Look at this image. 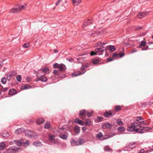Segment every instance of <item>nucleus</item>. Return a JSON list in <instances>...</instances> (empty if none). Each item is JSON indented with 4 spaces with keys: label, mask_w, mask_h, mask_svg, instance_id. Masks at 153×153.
I'll return each instance as SVG.
<instances>
[{
    "label": "nucleus",
    "mask_w": 153,
    "mask_h": 153,
    "mask_svg": "<svg viewBox=\"0 0 153 153\" xmlns=\"http://www.w3.org/2000/svg\"><path fill=\"white\" fill-rule=\"evenodd\" d=\"M141 126L139 125L137 123L135 122L132 123L131 125L127 128V130L129 131H135L139 133H143L145 131L149 130V127H143V128H140Z\"/></svg>",
    "instance_id": "nucleus-1"
},
{
    "label": "nucleus",
    "mask_w": 153,
    "mask_h": 153,
    "mask_svg": "<svg viewBox=\"0 0 153 153\" xmlns=\"http://www.w3.org/2000/svg\"><path fill=\"white\" fill-rule=\"evenodd\" d=\"M53 68H59V70L60 71H65L66 69L65 65L62 64H58L56 63L53 65Z\"/></svg>",
    "instance_id": "nucleus-2"
},
{
    "label": "nucleus",
    "mask_w": 153,
    "mask_h": 153,
    "mask_svg": "<svg viewBox=\"0 0 153 153\" xmlns=\"http://www.w3.org/2000/svg\"><path fill=\"white\" fill-rule=\"evenodd\" d=\"M135 122L137 123L139 125L141 126L140 128H143V127H142L141 125L142 126H145L146 124V123L145 121L141 117H137V119L134 121Z\"/></svg>",
    "instance_id": "nucleus-3"
},
{
    "label": "nucleus",
    "mask_w": 153,
    "mask_h": 153,
    "mask_svg": "<svg viewBox=\"0 0 153 153\" xmlns=\"http://www.w3.org/2000/svg\"><path fill=\"white\" fill-rule=\"evenodd\" d=\"M88 65H84L82 66L81 68V71H78L76 73H74L72 74V76H75L80 75L81 74H83L85 73L86 71L85 70V69L88 67Z\"/></svg>",
    "instance_id": "nucleus-4"
},
{
    "label": "nucleus",
    "mask_w": 153,
    "mask_h": 153,
    "mask_svg": "<svg viewBox=\"0 0 153 153\" xmlns=\"http://www.w3.org/2000/svg\"><path fill=\"white\" fill-rule=\"evenodd\" d=\"M95 52L94 51H91L90 53L91 56L95 55H101L102 54L103 52L105 51L104 49H102L101 48H96L95 50Z\"/></svg>",
    "instance_id": "nucleus-5"
},
{
    "label": "nucleus",
    "mask_w": 153,
    "mask_h": 153,
    "mask_svg": "<svg viewBox=\"0 0 153 153\" xmlns=\"http://www.w3.org/2000/svg\"><path fill=\"white\" fill-rule=\"evenodd\" d=\"M41 71L39 70L37 75V76L38 77L40 78V80L41 81L43 82H45L47 81V79L46 77L44 76L45 74H41Z\"/></svg>",
    "instance_id": "nucleus-6"
},
{
    "label": "nucleus",
    "mask_w": 153,
    "mask_h": 153,
    "mask_svg": "<svg viewBox=\"0 0 153 153\" xmlns=\"http://www.w3.org/2000/svg\"><path fill=\"white\" fill-rule=\"evenodd\" d=\"M108 49H109V51L111 52H114L116 50V48L114 46L109 45L107 46L104 50L107 51Z\"/></svg>",
    "instance_id": "nucleus-7"
},
{
    "label": "nucleus",
    "mask_w": 153,
    "mask_h": 153,
    "mask_svg": "<svg viewBox=\"0 0 153 153\" xmlns=\"http://www.w3.org/2000/svg\"><path fill=\"white\" fill-rule=\"evenodd\" d=\"M112 126V125L111 124L108 123H104L102 125V127L103 129L106 128H110Z\"/></svg>",
    "instance_id": "nucleus-8"
},
{
    "label": "nucleus",
    "mask_w": 153,
    "mask_h": 153,
    "mask_svg": "<svg viewBox=\"0 0 153 153\" xmlns=\"http://www.w3.org/2000/svg\"><path fill=\"white\" fill-rule=\"evenodd\" d=\"M147 14L148 13L146 12H140L138 13L137 16L139 19H141L147 15Z\"/></svg>",
    "instance_id": "nucleus-9"
},
{
    "label": "nucleus",
    "mask_w": 153,
    "mask_h": 153,
    "mask_svg": "<svg viewBox=\"0 0 153 153\" xmlns=\"http://www.w3.org/2000/svg\"><path fill=\"white\" fill-rule=\"evenodd\" d=\"M17 148L15 146H12L9 147L7 150V151L10 153H14L17 150Z\"/></svg>",
    "instance_id": "nucleus-10"
},
{
    "label": "nucleus",
    "mask_w": 153,
    "mask_h": 153,
    "mask_svg": "<svg viewBox=\"0 0 153 153\" xmlns=\"http://www.w3.org/2000/svg\"><path fill=\"white\" fill-rule=\"evenodd\" d=\"M25 134L28 137H32L33 135V131L30 130H27L25 131Z\"/></svg>",
    "instance_id": "nucleus-11"
},
{
    "label": "nucleus",
    "mask_w": 153,
    "mask_h": 153,
    "mask_svg": "<svg viewBox=\"0 0 153 153\" xmlns=\"http://www.w3.org/2000/svg\"><path fill=\"white\" fill-rule=\"evenodd\" d=\"M17 93V91L13 88L10 89L9 92L8 94L10 95H13Z\"/></svg>",
    "instance_id": "nucleus-12"
},
{
    "label": "nucleus",
    "mask_w": 153,
    "mask_h": 153,
    "mask_svg": "<svg viewBox=\"0 0 153 153\" xmlns=\"http://www.w3.org/2000/svg\"><path fill=\"white\" fill-rule=\"evenodd\" d=\"M27 4H24L23 5H20L18 6V7L19 10V12L22 10H25L26 8Z\"/></svg>",
    "instance_id": "nucleus-13"
},
{
    "label": "nucleus",
    "mask_w": 153,
    "mask_h": 153,
    "mask_svg": "<svg viewBox=\"0 0 153 153\" xmlns=\"http://www.w3.org/2000/svg\"><path fill=\"white\" fill-rule=\"evenodd\" d=\"M19 12H20L18 6L16 7H14L11 9L10 11V12L12 13H17Z\"/></svg>",
    "instance_id": "nucleus-14"
},
{
    "label": "nucleus",
    "mask_w": 153,
    "mask_h": 153,
    "mask_svg": "<svg viewBox=\"0 0 153 153\" xmlns=\"http://www.w3.org/2000/svg\"><path fill=\"white\" fill-rule=\"evenodd\" d=\"M25 129L24 128H19L18 129H17L16 131H15V133L17 134H20L23 132H25Z\"/></svg>",
    "instance_id": "nucleus-15"
},
{
    "label": "nucleus",
    "mask_w": 153,
    "mask_h": 153,
    "mask_svg": "<svg viewBox=\"0 0 153 153\" xmlns=\"http://www.w3.org/2000/svg\"><path fill=\"white\" fill-rule=\"evenodd\" d=\"M45 121L42 118H39L37 120L36 123L38 125L43 123Z\"/></svg>",
    "instance_id": "nucleus-16"
},
{
    "label": "nucleus",
    "mask_w": 153,
    "mask_h": 153,
    "mask_svg": "<svg viewBox=\"0 0 153 153\" xmlns=\"http://www.w3.org/2000/svg\"><path fill=\"white\" fill-rule=\"evenodd\" d=\"M74 122L75 123H78V124L82 126L84 125L83 122L82 121L80 120L78 118H77L75 120Z\"/></svg>",
    "instance_id": "nucleus-17"
},
{
    "label": "nucleus",
    "mask_w": 153,
    "mask_h": 153,
    "mask_svg": "<svg viewBox=\"0 0 153 153\" xmlns=\"http://www.w3.org/2000/svg\"><path fill=\"white\" fill-rule=\"evenodd\" d=\"M59 137L61 138L64 140H66L68 137V136L67 134H62L59 135Z\"/></svg>",
    "instance_id": "nucleus-18"
},
{
    "label": "nucleus",
    "mask_w": 153,
    "mask_h": 153,
    "mask_svg": "<svg viewBox=\"0 0 153 153\" xmlns=\"http://www.w3.org/2000/svg\"><path fill=\"white\" fill-rule=\"evenodd\" d=\"M84 142V140L83 139H79L77 141V145H79L82 144Z\"/></svg>",
    "instance_id": "nucleus-19"
},
{
    "label": "nucleus",
    "mask_w": 153,
    "mask_h": 153,
    "mask_svg": "<svg viewBox=\"0 0 153 153\" xmlns=\"http://www.w3.org/2000/svg\"><path fill=\"white\" fill-rule=\"evenodd\" d=\"M31 88V86L28 84H26L23 86L22 87V88L23 89H27Z\"/></svg>",
    "instance_id": "nucleus-20"
},
{
    "label": "nucleus",
    "mask_w": 153,
    "mask_h": 153,
    "mask_svg": "<svg viewBox=\"0 0 153 153\" xmlns=\"http://www.w3.org/2000/svg\"><path fill=\"white\" fill-rule=\"evenodd\" d=\"M40 70L41 71V73H42L43 72L44 73H44H46L48 71H49V69L47 67H44L43 68H42V70Z\"/></svg>",
    "instance_id": "nucleus-21"
},
{
    "label": "nucleus",
    "mask_w": 153,
    "mask_h": 153,
    "mask_svg": "<svg viewBox=\"0 0 153 153\" xmlns=\"http://www.w3.org/2000/svg\"><path fill=\"white\" fill-rule=\"evenodd\" d=\"M86 111L85 110H82L80 111L79 112V115L80 116H83L85 115Z\"/></svg>",
    "instance_id": "nucleus-22"
},
{
    "label": "nucleus",
    "mask_w": 153,
    "mask_h": 153,
    "mask_svg": "<svg viewBox=\"0 0 153 153\" xmlns=\"http://www.w3.org/2000/svg\"><path fill=\"white\" fill-rule=\"evenodd\" d=\"M103 135L102 133L100 132L97 135V138L98 140H102V139H101V137H102Z\"/></svg>",
    "instance_id": "nucleus-23"
},
{
    "label": "nucleus",
    "mask_w": 153,
    "mask_h": 153,
    "mask_svg": "<svg viewBox=\"0 0 153 153\" xmlns=\"http://www.w3.org/2000/svg\"><path fill=\"white\" fill-rule=\"evenodd\" d=\"M92 62L94 64H97L99 62L100 60L99 59L95 58L92 60Z\"/></svg>",
    "instance_id": "nucleus-24"
},
{
    "label": "nucleus",
    "mask_w": 153,
    "mask_h": 153,
    "mask_svg": "<svg viewBox=\"0 0 153 153\" xmlns=\"http://www.w3.org/2000/svg\"><path fill=\"white\" fill-rule=\"evenodd\" d=\"M72 1L75 5H78L81 2L80 0H72Z\"/></svg>",
    "instance_id": "nucleus-25"
},
{
    "label": "nucleus",
    "mask_w": 153,
    "mask_h": 153,
    "mask_svg": "<svg viewBox=\"0 0 153 153\" xmlns=\"http://www.w3.org/2000/svg\"><path fill=\"white\" fill-rule=\"evenodd\" d=\"M74 131L76 133H79L80 132V128L79 126H76L74 127Z\"/></svg>",
    "instance_id": "nucleus-26"
},
{
    "label": "nucleus",
    "mask_w": 153,
    "mask_h": 153,
    "mask_svg": "<svg viewBox=\"0 0 153 153\" xmlns=\"http://www.w3.org/2000/svg\"><path fill=\"white\" fill-rule=\"evenodd\" d=\"M95 46L97 47L101 46L100 48H102V49H104V47H103V46L102 45V43L101 42L97 43L95 45Z\"/></svg>",
    "instance_id": "nucleus-27"
},
{
    "label": "nucleus",
    "mask_w": 153,
    "mask_h": 153,
    "mask_svg": "<svg viewBox=\"0 0 153 153\" xmlns=\"http://www.w3.org/2000/svg\"><path fill=\"white\" fill-rule=\"evenodd\" d=\"M112 113L111 111L106 112L104 114V116L105 117H107L111 115Z\"/></svg>",
    "instance_id": "nucleus-28"
},
{
    "label": "nucleus",
    "mask_w": 153,
    "mask_h": 153,
    "mask_svg": "<svg viewBox=\"0 0 153 153\" xmlns=\"http://www.w3.org/2000/svg\"><path fill=\"white\" fill-rule=\"evenodd\" d=\"M6 144L4 142H2L0 144V149L1 150L6 147Z\"/></svg>",
    "instance_id": "nucleus-29"
},
{
    "label": "nucleus",
    "mask_w": 153,
    "mask_h": 153,
    "mask_svg": "<svg viewBox=\"0 0 153 153\" xmlns=\"http://www.w3.org/2000/svg\"><path fill=\"white\" fill-rule=\"evenodd\" d=\"M71 145L73 146L77 145V141H75L73 139L71 140Z\"/></svg>",
    "instance_id": "nucleus-30"
},
{
    "label": "nucleus",
    "mask_w": 153,
    "mask_h": 153,
    "mask_svg": "<svg viewBox=\"0 0 153 153\" xmlns=\"http://www.w3.org/2000/svg\"><path fill=\"white\" fill-rule=\"evenodd\" d=\"M14 142H15L16 143V144L19 146H20L22 145H23L22 142H21V141L19 140H14Z\"/></svg>",
    "instance_id": "nucleus-31"
},
{
    "label": "nucleus",
    "mask_w": 153,
    "mask_h": 153,
    "mask_svg": "<svg viewBox=\"0 0 153 153\" xmlns=\"http://www.w3.org/2000/svg\"><path fill=\"white\" fill-rule=\"evenodd\" d=\"M118 130L119 132H123L125 130V128L124 127L121 126L118 128Z\"/></svg>",
    "instance_id": "nucleus-32"
},
{
    "label": "nucleus",
    "mask_w": 153,
    "mask_h": 153,
    "mask_svg": "<svg viewBox=\"0 0 153 153\" xmlns=\"http://www.w3.org/2000/svg\"><path fill=\"white\" fill-rule=\"evenodd\" d=\"M91 121L89 119H87L85 120V123L86 125L89 126L91 125Z\"/></svg>",
    "instance_id": "nucleus-33"
},
{
    "label": "nucleus",
    "mask_w": 153,
    "mask_h": 153,
    "mask_svg": "<svg viewBox=\"0 0 153 153\" xmlns=\"http://www.w3.org/2000/svg\"><path fill=\"white\" fill-rule=\"evenodd\" d=\"M33 144L36 146H40L42 144L40 142H37L33 143Z\"/></svg>",
    "instance_id": "nucleus-34"
},
{
    "label": "nucleus",
    "mask_w": 153,
    "mask_h": 153,
    "mask_svg": "<svg viewBox=\"0 0 153 153\" xmlns=\"http://www.w3.org/2000/svg\"><path fill=\"white\" fill-rule=\"evenodd\" d=\"M146 44V42L145 41H142L141 42L140 45L139 46L138 48H140L141 46H144Z\"/></svg>",
    "instance_id": "nucleus-35"
},
{
    "label": "nucleus",
    "mask_w": 153,
    "mask_h": 153,
    "mask_svg": "<svg viewBox=\"0 0 153 153\" xmlns=\"http://www.w3.org/2000/svg\"><path fill=\"white\" fill-rule=\"evenodd\" d=\"M90 20L88 19L87 21H85L84 22L83 24V25L84 26H86L89 24L90 23Z\"/></svg>",
    "instance_id": "nucleus-36"
},
{
    "label": "nucleus",
    "mask_w": 153,
    "mask_h": 153,
    "mask_svg": "<svg viewBox=\"0 0 153 153\" xmlns=\"http://www.w3.org/2000/svg\"><path fill=\"white\" fill-rule=\"evenodd\" d=\"M55 138V136L53 135H50L49 136V139L50 141H52L54 140Z\"/></svg>",
    "instance_id": "nucleus-37"
},
{
    "label": "nucleus",
    "mask_w": 153,
    "mask_h": 153,
    "mask_svg": "<svg viewBox=\"0 0 153 153\" xmlns=\"http://www.w3.org/2000/svg\"><path fill=\"white\" fill-rule=\"evenodd\" d=\"M50 126V123L48 122H47L45 124L44 127L46 128H48Z\"/></svg>",
    "instance_id": "nucleus-38"
},
{
    "label": "nucleus",
    "mask_w": 153,
    "mask_h": 153,
    "mask_svg": "<svg viewBox=\"0 0 153 153\" xmlns=\"http://www.w3.org/2000/svg\"><path fill=\"white\" fill-rule=\"evenodd\" d=\"M117 123L120 125H122L123 123L120 119H118L117 121Z\"/></svg>",
    "instance_id": "nucleus-39"
},
{
    "label": "nucleus",
    "mask_w": 153,
    "mask_h": 153,
    "mask_svg": "<svg viewBox=\"0 0 153 153\" xmlns=\"http://www.w3.org/2000/svg\"><path fill=\"white\" fill-rule=\"evenodd\" d=\"M30 46V45L29 43H28L27 44L25 43L23 45V47L24 48H29Z\"/></svg>",
    "instance_id": "nucleus-40"
},
{
    "label": "nucleus",
    "mask_w": 153,
    "mask_h": 153,
    "mask_svg": "<svg viewBox=\"0 0 153 153\" xmlns=\"http://www.w3.org/2000/svg\"><path fill=\"white\" fill-rule=\"evenodd\" d=\"M1 82L2 84H5L6 82V78L4 77L2 78L1 80Z\"/></svg>",
    "instance_id": "nucleus-41"
},
{
    "label": "nucleus",
    "mask_w": 153,
    "mask_h": 153,
    "mask_svg": "<svg viewBox=\"0 0 153 153\" xmlns=\"http://www.w3.org/2000/svg\"><path fill=\"white\" fill-rule=\"evenodd\" d=\"M118 56V53L115 52L113 53V54L112 55L113 58L114 59H115Z\"/></svg>",
    "instance_id": "nucleus-42"
},
{
    "label": "nucleus",
    "mask_w": 153,
    "mask_h": 153,
    "mask_svg": "<svg viewBox=\"0 0 153 153\" xmlns=\"http://www.w3.org/2000/svg\"><path fill=\"white\" fill-rule=\"evenodd\" d=\"M135 143H134L133 144H130L129 146H127V147H126V148H127L128 149H132L134 148H135V147H132V146L133 145V144H134Z\"/></svg>",
    "instance_id": "nucleus-43"
},
{
    "label": "nucleus",
    "mask_w": 153,
    "mask_h": 153,
    "mask_svg": "<svg viewBox=\"0 0 153 153\" xmlns=\"http://www.w3.org/2000/svg\"><path fill=\"white\" fill-rule=\"evenodd\" d=\"M16 79L18 81L20 82L21 80L22 77L20 75H18L16 76Z\"/></svg>",
    "instance_id": "nucleus-44"
},
{
    "label": "nucleus",
    "mask_w": 153,
    "mask_h": 153,
    "mask_svg": "<svg viewBox=\"0 0 153 153\" xmlns=\"http://www.w3.org/2000/svg\"><path fill=\"white\" fill-rule=\"evenodd\" d=\"M87 115L88 117H90L91 115L93 114V111H91L90 112H89L88 111H87Z\"/></svg>",
    "instance_id": "nucleus-45"
},
{
    "label": "nucleus",
    "mask_w": 153,
    "mask_h": 153,
    "mask_svg": "<svg viewBox=\"0 0 153 153\" xmlns=\"http://www.w3.org/2000/svg\"><path fill=\"white\" fill-rule=\"evenodd\" d=\"M0 85L2 88L1 90L2 91L5 92L7 91L8 90V88L6 87L5 88H3V87L2 85Z\"/></svg>",
    "instance_id": "nucleus-46"
},
{
    "label": "nucleus",
    "mask_w": 153,
    "mask_h": 153,
    "mask_svg": "<svg viewBox=\"0 0 153 153\" xmlns=\"http://www.w3.org/2000/svg\"><path fill=\"white\" fill-rule=\"evenodd\" d=\"M104 149L107 151H109L111 150V149L108 146H105L104 148Z\"/></svg>",
    "instance_id": "nucleus-47"
},
{
    "label": "nucleus",
    "mask_w": 153,
    "mask_h": 153,
    "mask_svg": "<svg viewBox=\"0 0 153 153\" xmlns=\"http://www.w3.org/2000/svg\"><path fill=\"white\" fill-rule=\"evenodd\" d=\"M29 141L28 140H27L25 142H22L23 145L24 146H25L27 144V146H28L29 145Z\"/></svg>",
    "instance_id": "nucleus-48"
},
{
    "label": "nucleus",
    "mask_w": 153,
    "mask_h": 153,
    "mask_svg": "<svg viewBox=\"0 0 153 153\" xmlns=\"http://www.w3.org/2000/svg\"><path fill=\"white\" fill-rule=\"evenodd\" d=\"M12 76L11 74H8L7 75V79L8 81H10L11 79V77Z\"/></svg>",
    "instance_id": "nucleus-49"
},
{
    "label": "nucleus",
    "mask_w": 153,
    "mask_h": 153,
    "mask_svg": "<svg viewBox=\"0 0 153 153\" xmlns=\"http://www.w3.org/2000/svg\"><path fill=\"white\" fill-rule=\"evenodd\" d=\"M121 109V106L120 105L116 106L115 107V110L116 111H117Z\"/></svg>",
    "instance_id": "nucleus-50"
},
{
    "label": "nucleus",
    "mask_w": 153,
    "mask_h": 153,
    "mask_svg": "<svg viewBox=\"0 0 153 153\" xmlns=\"http://www.w3.org/2000/svg\"><path fill=\"white\" fill-rule=\"evenodd\" d=\"M59 71L58 70H55L53 71V73L55 74H57L59 73Z\"/></svg>",
    "instance_id": "nucleus-51"
},
{
    "label": "nucleus",
    "mask_w": 153,
    "mask_h": 153,
    "mask_svg": "<svg viewBox=\"0 0 153 153\" xmlns=\"http://www.w3.org/2000/svg\"><path fill=\"white\" fill-rule=\"evenodd\" d=\"M148 49L149 47L148 46H147L146 47L142 48V51L146 50Z\"/></svg>",
    "instance_id": "nucleus-52"
},
{
    "label": "nucleus",
    "mask_w": 153,
    "mask_h": 153,
    "mask_svg": "<svg viewBox=\"0 0 153 153\" xmlns=\"http://www.w3.org/2000/svg\"><path fill=\"white\" fill-rule=\"evenodd\" d=\"M114 59L112 58H108L107 59V61L108 62H110L114 60Z\"/></svg>",
    "instance_id": "nucleus-53"
},
{
    "label": "nucleus",
    "mask_w": 153,
    "mask_h": 153,
    "mask_svg": "<svg viewBox=\"0 0 153 153\" xmlns=\"http://www.w3.org/2000/svg\"><path fill=\"white\" fill-rule=\"evenodd\" d=\"M124 55V53L123 52H121L119 54L120 57L121 58L123 57Z\"/></svg>",
    "instance_id": "nucleus-54"
},
{
    "label": "nucleus",
    "mask_w": 153,
    "mask_h": 153,
    "mask_svg": "<svg viewBox=\"0 0 153 153\" xmlns=\"http://www.w3.org/2000/svg\"><path fill=\"white\" fill-rule=\"evenodd\" d=\"M63 128L59 129V130H58L59 132L60 133H62L63 132Z\"/></svg>",
    "instance_id": "nucleus-55"
},
{
    "label": "nucleus",
    "mask_w": 153,
    "mask_h": 153,
    "mask_svg": "<svg viewBox=\"0 0 153 153\" xmlns=\"http://www.w3.org/2000/svg\"><path fill=\"white\" fill-rule=\"evenodd\" d=\"M53 143L55 144L58 145L59 144V142H58L56 140L54 141Z\"/></svg>",
    "instance_id": "nucleus-56"
},
{
    "label": "nucleus",
    "mask_w": 153,
    "mask_h": 153,
    "mask_svg": "<svg viewBox=\"0 0 153 153\" xmlns=\"http://www.w3.org/2000/svg\"><path fill=\"white\" fill-rule=\"evenodd\" d=\"M87 128L85 127H83L82 128V131L83 132H85L86 131Z\"/></svg>",
    "instance_id": "nucleus-57"
},
{
    "label": "nucleus",
    "mask_w": 153,
    "mask_h": 153,
    "mask_svg": "<svg viewBox=\"0 0 153 153\" xmlns=\"http://www.w3.org/2000/svg\"><path fill=\"white\" fill-rule=\"evenodd\" d=\"M102 117H97V120L99 121H100L102 120Z\"/></svg>",
    "instance_id": "nucleus-58"
},
{
    "label": "nucleus",
    "mask_w": 153,
    "mask_h": 153,
    "mask_svg": "<svg viewBox=\"0 0 153 153\" xmlns=\"http://www.w3.org/2000/svg\"><path fill=\"white\" fill-rule=\"evenodd\" d=\"M61 1V0H58L56 3V5H57L59 4L60 3Z\"/></svg>",
    "instance_id": "nucleus-59"
},
{
    "label": "nucleus",
    "mask_w": 153,
    "mask_h": 153,
    "mask_svg": "<svg viewBox=\"0 0 153 153\" xmlns=\"http://www.w3.org/2000/svg\"><path fill=\"white\" fill-rule=\"evenodd\" d=\"M137 51V50H132L131 51V53H134V52H136Z\"/></svg>",
    "instance_id": "nucleus-60"
},
{
    "label": "nucleus",
    "mask_w": 153,
    "mask_h": 153,
    "mask_svg": "<svg viewBox=\"0 0 153 153\" xmlns=\"http://www.w3.org/2000/svg\"><path fill=\"white\" fill-rule=\"evenodd\" d=\"M58 52V51L56 50H54V53H57Z\"/></svg>",
    "instance_id": "nucleus-61"
},
{
    "label": "nucleus",
    "mask_w": 153,
    "mask_h": 153,
    "mask_svg": "<svg viewBox=\"0 0 153 153\" xmlns=\"http://www.w3.org/2000/svg\"><path fill=\"white\" fill-rule=\"evenodd\" d=\"M37 78H38V79H37V80H36V82H38L39 80H40V77H38L37 76Z\"/></svg>",
    "instance_id": "nucleus-62"
},
{
    "label": "nucleus",
    "mask_w": 153,
    "mask_h": 153,
    "mask_svg": "<svg viewBox=\"0 0 153 153\" xmlns=\"http://www.w3.org/2000/svg\"><path fill=\"white\" fill-rule=\"evenodd\" d=\"M144 152V150L143 149H141L140 150V152L141 153H143Z\"/></svg>",
    "instance_id": "nucleus-63"
},
{
    "label": "nucleus",
    "mask_w": 153,
    "mask_h": 153,
    "mask_svg": "<svg viewBox=\"0 0 153 153\" xmlns=\"http://www.w3.org/2000/svg\"><path fill=\"white\" fill-rule=\"evenodd\" d=\"M148 44H149V45H151V44H153V42H149L148 43Z\"/></svg>",
    "instance_id": "nucleus-64"
}]
</instances>
